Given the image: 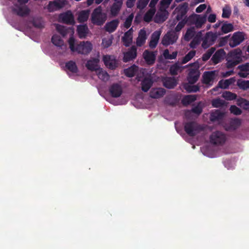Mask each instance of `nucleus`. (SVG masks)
<instances>
[{
	"label": "nucleus",
	"mask_w": 249,
	"mask_h": 249,
	"mask_svg": "<svg viewBox=\"0 0 249 249\" xmlns=\"http://www.w3.org/2000/svg\"><path fill=\"white\" fill-rule=\"evenodd\" d=\"M71 52H77L82 54H88L92 50V45L89 41H80L75 43V39L71 37L68 40Z\"/></svg>",
	"instance_id": "obj_1"
},
{
	"label": "nucleus",
	"mask_w": 249,
	"mask_h": 249,
	"mask_svg": "<svg viewBox=\"0 0 249 249\" xmlns=\"http://www.w3.org/2000/svg\"><path fill=\"white\" fill-rule=\"evenodd\" d=\"M184 130L190 137H194L203 130L202 127L196 122L185 123Z\"/></svg>",
	"instance_id": "obj_2"
},
{
	"label": "nucleus",
	"mask_w": 249,
	"mask_h": 249,
	"mask_svg": "<svg viewBox=\"0 0 249 249\" xmlns=\"http://www.w3.org/2000/svg\"><path fill=\"white\" fill-rule=\"evenodd\" d=\"M106 15L102 12L101 6L95 8L91 14V21L94 24L101 25L106 20Z\"/></svg>",
	"instance_id": "obj_3"
},
{
	"label": "nucleus",
	"mask_w": 249,
	"mask_h": 249,
	"mask_svg": "<svg viewBox=\"0 0 249 249\" xmlns=\"http://www.w3.org/2000/svg\"><path fill=\"white\" fill-rule=\"evenodd\" d=\"M220 35H221V34L219 33L207 32L203 39L201 45L202 47L204 49H206L213 45L217 39L218 36Z\"/></svg>",
	"instance_id": "obj_4"
},
{
	"label": "nucleus",
	"mask_w": 249,
	"mask_h": 249,
	"mask_svg": "<svg viewBox=\"0 0 249 249\" xmlns=\"http://www.w3.org/2000/svg\"><path fill=\"white\" fill-rule=\"evenodd\" d=\"M226 139L225 134L219 131L213 132L210 137V142L215 145L223 144L225 142Z\"/></svg>",
	"instance_id": "obj_5"
},
{
	"label": "nucleus",
	"mask_w": 249,
	"mask_h": 249,
	"mask_svg": "<svg viewBox=\"0 0 249 249\" xmlns=\"http://www.w3.org/2000/svg\"><path fill=\"white\" fill-rule=\"evenodd\" d=\"M178 38V36L174 32H168L162 38L161 43L164 46H168L175 43Z\"/></svg>",
	"instance_id": "obj_6"
},
{
	"label": "nucleus",
	"mask_w": 249,
	"mask_h": 249,
	"mask_svg": "<svg viewBox=\"0 0 249 249\" xmlns=\"http://www.w3.org/2000/svg\"><path fill=\"white\" fill-rule=\"evenodd\" d=\"M244 39L243 33L240 32L235 33L229 40V45L231 48L235 47L242 43Z\"/></svg>",
	"instance_id": "obj_7"
},
{
	"label": "nucleus",
	"mask_w": 249,
	"mask_h": 249,
	"mask_svg": "<svg viewBox=\"0 0 249 249\" xmlns=\"http://www.w3.org/2000/svg\"><path fill=\"white\" fill-rule=\"evenodd\" d=\"M67 4L65 0H55L50 1L47 5V9L50 12H53L62 8Z\"/></svg>",
	"instance_id": "obj_8"
},
{
	"label": "nucleus",
	"mask_w": 249,
	"mask_h": 249,
	"mask_svg": "<svg viewBox=\"0 0 249 249\" xmlns=\"http://www.w3.org/2000/svg\"><path fill=\"white\" fill-rule=\"evenodd\" d=\"M12 11L17 15L23 17L29 14L30 10L26 5L16 4L15 5V7L13 8Z\"/></svg>",
	"instance_id": "obj_9"
},
{
	"label": "nucleus",
	"mask_w": 249,
	"mask_h": 249,
	"mask_svg": "<svg viewBox=\"0 0 249 249\" xmlns=\"http://www.w3.org/2000/svg\"><path fill=\"white\" fill-rule=\"evenodd\" d=\"M188 4L187 2H184L182 4L179 5L176 9L177 11V15L176 18L178 21L182 20L183 18L185 17L186 15L188 12Z\"/></svg>",
	"instance_id": "obj_10"
},
{
	"label": "nucleus",
	"mask_w": 249,
	"mask_h": 249,
	"mask_svg": "<svg viewBox=\"0 0 249 249\" xmlns=\"http://www.w3.org/2000/svg\"><path fill=\"white\" fill-rule=\"evenodd\" d=\"M109 91L112 97L118 98L122 95L123 89L120 84L114 83L109 87Z\"/></svg>",
	"instance_id": "obj_11"
},
{
	"label": "nucleus",
	"mask_w": 249,
	"mask_h": 249,
	"mask_svg": "<svg viewBox=\"0 0 249 249\" xmlns=\"http://www.w3.org/2000/svg\"><path fill=\"white\" fill-rule=\"evenodd\" d=\"M103 60L105 65L109 69L114 70L117 67V61L113 56L104 55Z\"/></svg>",
	"instance_id": "obj_12"
},
{
	"label": "nucleus",
	"mask_w": 249,
	"mask_h": 249,
	"mask_svg": "<svg viewBox=\"0 0 249 249\" xmlns=\"http://www.w3.org/2000/svg\"><path fill=\"white\" fill-rule=\"evenodd\" d=\"M226 55V52L223 49L218 50L213 55L211 61L215 65L221 62Z\"/></svg>",
	"instance_id": "obj_13"
},
{
	"label": "nucleus",
	"mask_w": 249,
	"mask_h": 249,
	"mask_svg": "<svg viewBox=\"0 0 249 249\" xmlns=\"http://www.w3.org/2000/svg\"><path fill=\"white\" fill-rule=\"evenodd\" d=\"M137 48L135 46H132L128 51L124 53L123 61L127 62L134 59L137 56Z\"/></svg>",
	"instance_id": "obj_14"
},
{
	"label": "nucleus",
	"mask_w": 249,
	"mask_h": 249,
	"mask_svg": "<svg viewBox=\"0 0 249 249\" xmlns=\"http://www.w3.org/2000/svg\"><path fill=\"white\" fill-rule=\"evenodd\" d=\"M202 83L206 85H212L215 78V71H205L202 76Z\"/></svg>",
	"instance_id": "obj_15"
},
{
	"label": "nucleus",
	"mask_w": 249,
	"mask_h": 249,
	"mask_svg": "<svg viewBox=\"0 0 249 249\" xmlns=\"http://www.w3.org/2000/svg\"><path fill=\"white\" fill-rule=\"evenodd\" d=\"M143 57L148 65H153L156 60V54L154 52L145 50L143 53Z\"/></svg>",
	"instance_id": "obj_16"
},
{
	"label": "nucleus",
	"mask_w": 249,
	"mask_h": 249,
	"mask_svg": "<svg viewBox=\"0 0 249 249\" xmlns=\"http://www.w3.org/2000/svg\"><path fill=\"white\" fill-rule=\"evenodd\" d=\"M133 30L132 28L129 29L126 32L124 36L122 37V40L124 45L125 47H129L132 42Z\"/></svg>",
	"instance_id": "obj_17"
},
{
	"label": "nucleus",
	"mask_w": 249,
	"mask_h": 249,
	"mask_svg": "<svg viewBox=\"0 0 249 249\" xmlns=\"http://www.w3.org/2000/svg\"><path fill=\"white\" fill-rule=\"evenodd\" d=\"M227 57L233 60L239 61L240 63L242 61V51L240 49H234L228 53Z\"/></svg>",
	"instance_id": "obj_18"
},
{
	"label": "nucleus",
	"mask_w": 249,
	"mask_h": 249,
	"mask_svg": "<svg viewBox=\"0 0 249 249\" xmlns=\"http://www.w3.org/2000/svg\"><path fill=\"white\" fill-rule=\"evenodd\" d=\"M163 86L169 89L174 88L177 85V81L174 77H166L162 80Z\"/></svg>",
	"instance_id": "obj_19"
},
{
	"label": "nucleus",
	"mask_w": 249,
	"mask_h": 249,
	"mask_svg": "<svg viewBox=\"0 0 249 249\" xmlns=\"http://www.w3.org/2000/svg\"><path fill=\"white\" fill-rule=\"evenodd\" d=\"M99 62V60L98 58H92L88 60L86 64V67L89 70L92 71H96L99 69L98 65Z\"/></svg>",
	"instance_id": "obj_20"
},
{
	"label": "nucleus",
	"mask_w": 249,
	"mask_h": 249,
	"mask_svg": "<svg viewBox=\"0 0 249 249\" xmlns=\"http://www.w3.org/2000/svg\"><path fill=\"white\" fill-rule=\"evenodd\" d=\"M59 18L63 23L68 24H72L74 23V17L70 11H68L61 14Z\"/></svg>",
	"instance_id": "obj_21"
},
{
	"label": "nucleus",
	"mask_w": 249,
	"mask_h": 249,
	"mask_svg": "<svg viewBox=\"0 0 249 249\" xmlns=\"http://www.w3.org/2000/svg\"><path fill=\"white\" fill-rule=\"evenodd\" d=\"M123 0H114V2L112 4L110 9V13L112 16H116L120 12Z\"/></svg>",
	"instance_id": "obj_22"
},
{
	"label": "nucleus",
	"mask_w": 249,
	"mask_h": 249,
	"mask_svg": "<svg viewBox=\"0 0 249 249\" xmlns=\"http://www.w3.org/2000/svg\"><path fill=\"white\" fill-rule=\"evenodd\" d=\"M200 76V73L196 70H191L187 77L188 83L190 84H194L196 82Z\"/></svg>",
	"instance_id": "obj_23"
},
{
	"label": "nucleus",
	"mask_w": 249,
	"mask_h": 249,
	"mask_svg": "<svg viewBox=\"0 0 249 249\" xmlns=\"http://www.w3.org/2000/svg\"><path fill=\"white\" fill-rule=\"evenodd\" d=\"M147 38L146 33L144 29H141L139 32L138 36L136 39V44L138 47H141L145 43Z\"/></svg>",
	"instance_id": "obj_24"
},
{
	"label": "nucleus",
	"mask_w": 249,
	"mask_h": 249,
	"mask_svg": "<svg viewBox=\"0 0 249 249\" xmlns=\"http://www.w3.org/2000/svg\"><path fill=\"white\" fill-rule=\"evenodd\" d=\"M119 21L118 19H114L110 22H107L105 26V30L108 33H113L118 26Z\"/></svg>",
	"instance_id": "obj_25"
},
{
	"label": "nucleus",
	"mask_w": 249,
	"mask_h": 249,
	"mask_svg": "<svg viewBox=\"0 0 249 249\" xmlns=\"http://www.w3.org/2000/svg\"><path fill=\"white\" fill-rule=\"evenodd\" d=\"M165 93L163 88L153 89L150 92V96L153 99H158L162 97Z\"/></svg>",
	"instance_id": "obj_26"
},
{
	"label": "nucleus",
	"mask_w": 249,
	"mask_h": 249,
	"mask_svg": "<svg viewBox=\"0 0 249 249\" xmlns=\"http://www.w3.org/2000/svg\"><path fill=\"white\" fill-rule=\"evenodd\" d=\"M153 81L149 77L144 78L141 82L142 90L144 92H147L153 85Z\"/></svg>",
	"instance_id": "obj_27"
},
{
	"label": "nucleus",
	"mask_w": 249,
	"mask_h": 249,
	"mask_svg": "<svg viewBox=\"0 0 249 249\" xmlns=\"http://www.w3.org/2000/svg\"><path fill=\"white\" fill-rule=\"evenodd\" d=\"M77 31L79 37L80 38H85L89 32V29L87 25H80L77 26Z\"/></svg>",
	"instance_id": "obj_28"
},
{
	"label": "nucleus",
	"mask_w": 249,
	"mask_h": 249,
	"mask_svg": "<svg viewBox=\"0 0 249 249\" xmlns=\"http://www.w3.org/2000/svg\"><path fill=\"white\" fill-rule=\"evenodd\" d=\"M235 81V77H231L225 80L219 81L218 85L220 88L226 89L229 88L230 85L234 84Z\"/></svg>",
	"instance_id": "obj_29"
},
{
	"label": "nucleus",
	"mask_w": 249,
	"mask_h": 249,
	"mask_svg": "<svg viewBox=\"0 0 249 249\" xmlns=\"http://www.w3.org/2000/svg\"><path fill=\"white\" fill-rule=\"evenodd\" d=\"M224 116V113L219 110H215L210 114V120L212 122L222 120Z\"/></svg>",
	"instance_id": "obj_30"
},
{
	"label": "nucleus",
	"mask_w": 249,
	"mask_h": 249,
	"mask_svg": "<svg viewBox=\"0 0 249 249\" xmlns=\"http://www.w3.org/2000/svg\"><path fill=\"white\" fill-rule=\"evenodd\" d=\"M35 28L42 29L44 28V22L41 17H34L30 21Z\"/></svg>",
	"instance_id": "obj_31"
},
{
	"label": "nucleus",
	"mask_w": 249,
	"mask_h": 249,
	"mask_svg": "<svg viewBox=\"0 0 249 249\" xmlns=\"http://www.w3.org/2000/svg\"><path fill=\"white\" fill-rule=\"evenodd\" d=\"M207 15H198V17L196 19V27L197 28H200L202 25L206 22Z\"/></svg>",
	"instance_id": "obj_32"
},
{
	"label": "nucleus",
	"mask_w": 249,
	"mask_h": 249,
	"mask_svg": "<svg viewBox=\"0 0 249 249\" xmlns=\"http://www.w3.org/2000/svg\"><path fill=\"white\" fill-rule=\"evenodd\" d=\"M196 100L195 95H188L185 96L181 100V103L184 106H187Z\"/></svg>",
	"instance_id": "obj_33"
},
{
	"label": "nucleus",
	"mask_w": 249,
	"mask_h": 249,
	"mask_svg": "<svg viewBox=\"0 0 249 249\" xmlns=\"http://www.w3.org/2000/svg\"><path fill=\"white\" fill-rule=\"evenodd\" d=\"M89 15V10H83L80 12L78 17V20L80 23H83L86 21Z\"/></svg>",
	"instance_id": "obj_34"
},
{
	"label": "nucleus",
	"mask_w": 249,
	"mask_h": 249,
	"mask_svg": "<svg viewBox=\"0 0 249 249\" xmlns=\"http://www.w3.org/2000/svg\"><path fill=\"white\" fill-rule=\"evenodd\" d=\"M66 68L72 73H77L78 72V68L75 62L70 60L65 64Z\"/></svg>",
	"instance_id": "obj_35"
},
{
	"label": "nucleus",
	"mask_w": 249,
	"mask_h": 249,
	"mask_svg": "<svg viewBox=\"0 0 249 249\" xmlns=\"http://www.w3.org/2000/svg\"><path fill=\"white\" fill-rule=\"evenodd\" d=\"M212 106L214 107H220L227 106V103L224 100L217 98L213 100L212 102Z\"/></svg>",
	"instance_id": "obj_36"
},
{
	"label": "nucleus",
	"mask_w": 249,
	"mask_h": 249,
	"mask_svg": "<svg viewBox=\"0 0 249 249\" xmlns=\"http://www.w3.org/2000/svg\"><path fill=\"white\" fill-rule=\"evenodd\" d=\"M51 41L55 46L57 47H62L64 45V41L60 36L57 35H54L52 36Z\"/></svg>",
	"instance_id": "obj_37"
},
{
	"label": "nucleus",
	"mask_w": 249,
	"mask_h": 249,
	"mask_svg": "<svg viewBox=\"0 0 249 249\" xmlns=\"http://www.w3.org/2000/svg\"><path fill=\"white\" fill-rule=\"evenodd\" d=\"M185 89L189 93L196 92L199 90L200 87L198 85H193L189 83L184 85Z\"/></svg>",
	"instance_id": "obj_38"
},
{
	"label": "nucleus",
	"mask_w": 249,
	"mask_h": 249,
	"mask_svg": "<svg viewBox=\"0 0 249 249\" xmlns=\"http://www.w3.org/2000/svg\"><path fill=\"white\" fill-rule=\"evenodd\" d=\"M202 112V108L198 104L197 106L193 107L191 110H187L186 111L185 115L186 116H189L191 112H193L197 115H199Z\"/></svg>",
	"instance_id": "obj_39"
},
{
	"label": "nucleus",
	"mask_w": 249,
	"mask_h": 249,
	"mask_svg": "<svg viewBox=\"0 0 249 249\" xmlns=\"http://www.w3.org/2000/svg\"><path fill=\"white\" fill-rule=\"evenodd\" d=\"M195 33V29L194 27L188 28L184 36L185 40L187 41L190 40L194 36Z\"/></svg>",
	"instance_id": "obj_40"
},
{
	"label": "nucleus",
	"mask_w": 249,
	"mask_h": 249,
	"mask_svg": "<svg viewBox=\"0 0 249 249\" xmlns=\"http://www.w3.org/2000/svg\"><path fill=\"white\" fill-rule=\"evenodd\" d=\"M237 86L241 89L247 90L249 89V80L238 79L237 81Z\"/></svg>",
	"instance_id": "obj_41"
},
{
	"label": "nucleus",
	"mask_w": 249,
	"mask_h": 249,
	"mask_svg": "<svg viewBox=\"0 0 249 249\" xmlns=\"http://www.w3.org/2000/svg\"><path fill=\"white\" fill-rule=\"evenodd\" d=\"M198 17V15L196 14H193L189 16L188 17H185L184 18L185 21H186V24L188 25H196V17Z\"/></svg>",
	"instance_id": "obj_42"
},
{
	"label": "nucleus",
	"mask_w": 249,
	"mask_h": 249,
	"mask_svg": "<svg viewBox=\"0 0 249 249\" xmlns=\"http://www.w3.org/2000/svg\"><path fill=\"white\" fill-rule=\"evenodd\" d=\"M137 71V67L135 65L131 66L128 68L124 70L125 75L128 77L134 76Z\"/></svg>",
	"instance_id": "obj_43"
},
{
	"label": "nucleus",
	"mask_w": 249,
	"mask_h": 249,
	"mask_svg": "<svg viewBox=\"0 0 249 249\" xmlns=\"http://www.w3.org/2000/svg\"><path fill=\"white\" fill-rule=\"evenodd\" d=\"M155 13V10L150 9L145 14L143 17V20L144 21L149 22L151 21L154 14Z\"/></svg>",
	"instance_id": "obj_44"
},
{
	"label": "nucleus",
	"mask_w": 249,
	"mask_h": 249,
	"mask_svg": "<svg viewBox=\"0 0 249 249\" xmlns=\"http://www.w3.org/2000/svg\"><path fill=\"white\" fill-rule=\"evenodd\" d=\"M196 52L195 50L190 51L183 58L182 60V64H186L190 60H191L196 55Z\"/></svg>",
	"instance_id": "obj_45"
},
{
	"label": "nucleus",
	"mask_w": 249,
	"mask_h": 249,
	"mask_svg": "<svg viewBox=\"0 0 249 249\" xmlns=\"http://www.w3.org/2000/svg\"><path fill=\"white\" fill-rule=\"evenodd\" d=\"M222 97L227 100H233L236 98L237 95L229 91H225L222 94Z\"/></svg>",
	"instance_id": "obj_46"
},
{
	"label": "nucleus",
	"mask_w": 249,
	"mask_h": 249,
	"mask_svg": "<svg viewBox=\"0 0 249 249\" xmlns=\"http://www.w3.org/2000/svg\"><path fill=\"white\" fill-rule=\"evenodd\" d=\"M215 51V48L214 47H212L209 49L204 54H203L202 57V60L206 61L209 60Z\"/></svg>",
	"instance_id": "obj_47"
},
{
	"label": "nucleus",
	"mask_w": 249,
	"mask_h": 249,
	"mask_svg": "<svg viewBox=\"0 0 249 249\" xmlns=\"http://www.w3.org/2000/svg\"><path fill=\"white\" fill-rule=\"evenodd\" d=\"M233 30V26L231 23H224L221 27V31L224 34L231 32Z\"/></svg>",
	"instance_id": "obj_48"
},
{
	"label": "nucleus",
	"mask_w": 249,
	"mask_h": 249,
	"mask_svg": "<svg viewBox=\"0 0 249 249\" xmlns=\"http://www.w3.org/2000/svg\"><path fill=\"white\" fill-rule=\"evenodd\" d=\"M98 76L100 79L105 82L108 81L109 79V75L108 74V73L107 71H104L102 70L99 71L98 73Z\"/></svg>",
	"instance_id": "obj_49"
},
{
	"label": "nucleus",
	"mask_w": 249,
	"mask_h": 249,
	"mask_svg": "<svg viewBox=\"0 0 249 249\" xmlns=\"http://www.w3.org/2000/svg\"><path fill=\"white\" fill-rule=\"evenodd\" d=\"M227 62L226 63V66L227 68L230 69H232L235 66L238 65L239 63V61L233 60L228 57H227Z\"/></svg>",
	"instance_id": "obj_50"
},
{
	"label": "nucleus",
	"mask_w": 249,
	"mask_h": 249,
	"mask_svg": "<svg viewBox=\"0 0 249 249\" xmlns=\"http://www.w3.org/2000/svg\"><path fill=\"white\" fill-rule=\"evenodd\" d=\"M231 9L230 6L226 5L222 9V17L229 18L231 15Z\"/></svg>",
	"instance_id": "obj_51"
},
{
	"label": "nucleus",
	"mask_w": 249,
	"mask_h": 249,
	"mask_svg": "<svg viewBox=\"0 0 249 249\" xmlns=\"http://www.w3.org/2000/svg\"><path fill=\"white\" fill-rule=\"evenodd\" d=\"M133 18L134 15L133 13L130 14L128 16V17L126 18L124 24V28L128 29L131 26Z\"/></svg>",
	"instance_id": "obj_52"
},
{
	"label": "nucleus",
	"mask_w": 249,
	"mask_h": 249,
	"mask_svg": "<svg viewBox=\"0 0 249 249\" xmlns=\"http://www.w3.org/2000/svg\"><path fill=\"white\" fill-rule=\"evenodd\" d=\"M241 122L240 119H234L231 121L230 126L231 129L235 130L241 125Z\"/></svg>",
	"instance_id": "obj_53"
},
{
	"label": "nucleus",
	"mask_w": 249,
	"mask_h": 249,
	"mask_svg": "<svg viewBox=\"0 0 249 249\" xmlns=\"http://www.w3.org/2000/svg\"><path fill=\"white\" fill-rule=\"evenodd\" d=\"M56 31L60 33L62 36H64L67 34V30L65 27L64 26L56 24Z\"/></svg>",
	"instance_id": "obj_54"
},
{
	"label": "nucleus",
	"mask_w": 249,
	"mask_h": 249,
	"mask_svg": "<svg viewBox=\"0 0 249 249\" xmlns=\"http://www.w3.org/2000/svg\"><path fill=\"white\" fill-rule=\"evenodd\" d=\"M230 35L225 36L224 37L220 38L218 41V46L223 47L225 46L229 41Z\"/></svg>",
	"instance_id": "obj_55"
},
{
	"label": "nucleus",
	"mask_w": 249,
	"mask_h": 249,
	"mask_svg": "<svg viewBox=\"0 0 249 249\" xmlns=\"http://www.w3.org/2000/svg\"><path fill=\"white\" fill-rule=\"evenodd\" d=\"M149 0H139L137 3V7L138 9L142 10L144 9L147 5Z\"/></svg>",
	"instance_id": "obj_56"
},
{
	"label": "nucleus",
	"mask_w": 249,
	"mask_h": 249,
	"mask_svg": "<svg viewBox=\"0 0 249 249\" xmlns=\"http://www.w3.org/2000/svg\"><path fill=\"white\" fill-rule=\"evenodd\" d=\"M230 111L231 113L235 115H240L242 113V110L236 106L232 105L230 108Z\"/></svg>",
	"instance_id": "obj_57"
},
{
	"label": "nucleus",
	"mask_w": 249,
	"mask_h": 249,
	"mask_svg": "<svg viewBox=\"0 0 249 249\" xmlns=\"http://www.w3.org/2000/svg\"><path fill=\"white\" fill-rule=\"evenodd\" d=\"M200 40L198 37H195L190 43V47L191 48L195 49L196 46L200 43Z\"/></svg>",
	"instance_id": "obj_58"
},
{
	"label": "nucleus",
	"mask_w": 249,
	"mask_h": 249,
	"mask_svg": "<svg viewBox=\"0 0 249 249\" xmlns=\"http://www.w3.org/2000/svg\"><path fill=\"white\" fill-rule=\"evenodd\" d=\"M186 24V21L185 20L184 18L181 20L175 27V30L176 32H178L184 27Z\"/></svg>",
	"instance_id": "obj_59"
},
{
	"label": "nucleus",
	"mask_w": 249,
	"mask_h": 249,
	"mask_svg": "<svg viewBox=\"0 0 249 249\" xmlns=\"http://www.w3.org/2000/svg\"><path fill=\"white\" fill-rule=\"evenodd\" d=\"M237 68L241 71L249 72V63H246L244 64L239 65Z\"/></svg>",
	"instance_id": "obj_60"
},
{
	"label": "nucleus",
	"mask_w": 249,
	"mask_h": 249,
	"mask_svg": "<svg viewBox=\"0 0 249 249\" xmlns=\"http://www.w3.org/2000/svg\"><path fill=\"white\" fill-rule=\"evenodd\" d=\"M179 67L177 65H174L170 68V73L173 75H175L178 74V71L179 70Z\"/></svg>",
	"instance_id": "obj_61"
},
{
	"label": "nucleus",
	"mask_w": 249,
	"mask_h": 249,
	"mask_svg": "<svg viewBox=\"0 0 249 249\" xmlns=\"http://www.w3.org/2000/svg\"><path fill=\"white\" fill-rule=\"evenodd\" d=\"M249 101L243 98H239L238 99L237 101V104L238 106H247L249 105Z\"/></svg>",
	"instance_id": "obj_62"
},
{
	"label": "nucleus",
	"mask_w": 249,
	"mask_h": 249,
	"mask_svg": "<svg viewBox=\"0 0 249 249\" xmlns=\"http://www.w3.org/2000/svg\"><path fill=\"white\" fill-rule=\"evenodd\" d=\"M160 34H161V32L160 31H155L152 34L151 39L156 40V41H159Z\"/></svg>",
	"instance_id": "obj_63"
},
{
	"label": "nucleus",
	"mask_w": 249,
	"mask_h": 249,
	"mask_svg": "<svg viewBox=\"0 0 249 249\" xmlns=\"http://www.w3.org/2000/svg\"><path fill=\"white\" fill-rule=\"evenodd\" d=\"M112 44V40L109 39L104 38L102 39V44L105 48L109 47Z\"/></svg>",
	"instance_id": "obj_64"
}]
</instances>
